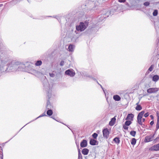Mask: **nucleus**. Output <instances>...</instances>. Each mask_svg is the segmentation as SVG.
I'll list each match as a JSON object with an SVG mask.
<instances>
[{
    "mask_svg": "<svg viewBox=\"0 0 159 159\" xmlns=\"http://www.w3.org/2000/svg\"><path fill=\"white\" fill-rule=\"evenodd\" d=\"M64 62L63 61H61L60 63V65L61 66H63L64 65Z\"/></svg>",
    "mask_w": 159,
    "mask_h": 159,
    "instance_id": "nucleus-38",
    "label": "nucleus"
},
{
    "mask_svg": "<svg viewBox=\"0 0 159 159\" xmlns=\"http://www.w3.org/2000/svg\"><path fill=\"white\" fill-rule=\"evenodd\" d=\"M145 113V111H141V112H140L139 114H138L137 117V122L138 123V124L141 125H142V123L141 120H142V118L143 116V115Z\"/></svg>",
    "mask_w": 159,
    "mask_h": 159,
    "instance_id": "nucleus-3",
    "label": "nucleus"
},
{
    "mask_svg": "<svg viewBox=\"0 0 159 159\" xmlns=\"http://www.w3.org/2000/svg\"><path fill=\"white\" fill-rule=\"evenodd\" d=\"M154 65H152L148 69V71H147V72H148V73H149V71H152L153 70V68H154Z\"/></svg>",
    "mask_w": 159,
    "mask_h": 159,
    "instance_id": "nucleus-19",
    "label": "nucleus"
},
{
    "mask_svg": "<svg viewBox=\"0 0 159 159\" xmlns=\"http://www.w3.org/2000/svg\"><path fill=\"white\" fill-rule=\"evenodd\" d=\"M118 1L120 2H125L126 0H118Z\"/></svg>",
    "mask_w": 159,
    "mask_h": 159,
    "instance_id": "nucleus-39",
    "label": "nucleus"
},
{
    "mask_svg": "<svg viewBox=\"0 0 159 159\" xmlns=\"http://www.w3.org/2000/svg\"><path fill=\"white\" fill-rule=\"evenodd\" d=\"M77 148H79V144L78 143V145H77Z\"/></svg>",
    "mask_w": 159,
    "mask_h": 159,
    "instance_id": "nucleus-47",
    "label": "nucleus"
},
{
    "mask_svg": "<svg viewBox=\"0 0 159 159\" xmlns=\"http://www.w3.org/2000/svg\"><path fill=\"white\" fill-rule=\"evenodd\" d=\"M150 4L149 2H146L144 3L143 5L145 6H148Z\"/></svg>",
    "mask_w": 159,
    "mask_h": 159,
    "instance_id": "nucleus-32",
    "label": "nucleus"
},
{
    "mask_svg": "<svg viewBox=\"0 0 159 159\" xmlns=\"http://www.w3.org/2000/svg\"><path fill=\"white\" fill-rule=\"evenodd\" d=\"M93 79L94 80H96L95 79Z\"/></svg>",
    "mask_w": 159,
    "mask_h": 159,
    "instance_id": "nucleus-52",
    "label": "nucleus"
},
{
    "mask_svg": "<svg viewBox=\"0 0 159 159\" xmlns=\"http://www.w3.org/2000/svg\"><path fill=\"white\" fill-rule=\"evenodd\" d=\"M136 139H135V138H133L132 139L131 143L132 145H134L136 144Z\"/></svg>",
    "mask_w": 159,
    "mask_h": 159,
    "instance_id": "nucleus-22",
    "label": "nucleus"
},
{
    "mask_svg": "<svg viewBox=\"0 0 159 159\" xmlns=\"http://www.w3.org/2000/svg\"><path fill=\"white\" fill-rule=\"evenodd\" d=\"M153 15L154 16H156L158 14V11L157 10H155L153 12Z\"/></svg>",
    "mask_w": 159,
    "mask_h": 159,
    "instance_id": "nucleus-28",
    "label": "nucleus"
},
{
    "mask_svg": "<svg viewBox=\"0 0 159 159\" xmlns=\"http://www.w3.org/2000/svg\"><path fill=\"white\" fill-rule=\"evenodd\" d=\"M89 22L86 21L84 22H81L78 26H76V29L77 30L82 31L85 30L88 25Z\"/></svg>",
    "mask_w": 159,
    "mask_h": 159,
    "instance_id": "nucleus-1",
    "label": "nucleus"
},
{
    "mask_svg": "<svg viewBox=\"0 0 159 159\" xmlns=\"http://www.w3.org/2000/svg\"><path fill=\"white\" fill-rule=\"evenodd\" d=\"M97 141L94 139H91L89 142V143L90 145H94L96 144V143Z\"/></svg>",
    "mask_w": 159,
    "mask_h": 159,
    "instance_id": "nucleus-16",
    "label": "nucleus"
},
{
    "mask_svg": "<svg viewBox=\"0 0 159 159\" xmlns=\"http://www.w3.org/2000/svg\"><path fill=\"white\" fill-rule=\"evenodd\" d=\"M149 115V113L148 112H147V113H145L144 114V116L145 117H146L148 116Z\"/></svg>",
    "mask_w": 159,
    "mask_h": 159,
    "instance_id": "nucleus-35",
    "label": "nucleus"
},
{
    "mask_svg": "<svg viewBox=\"0 0 159 159\" xmlns=\"http://www.w3.org/2000/svg\"><path fill=\"white\" fill-rule=\"evenodd\" d=\"M80 147L82 148H84L87 145V142L86 140L84 139L80 143Z\"/></svg>",
    "mask_w": 159,
    "mask_h": 159,
    "instance_id": "nucleus-9",
    "label": "nucleus"
},
{
    "mask_svg": "<svg viewBox=\"0 0 159 159\" xmlns=\"http://www.w3.org/2000/svg\"><path fill=\"white\" fill-rule=\"evenodd\" d=\"M142 125H143V126H142L143 127H144L145 126V125H144V124H142Z\"/></svg>",
    "mask_w": 159,
    "mask_h": 159,
    "instance_id": "nucleus-49",
    "label": "nucleus"
},
{
    "mask_svg": "<svg viewBox=\"0 0 159 159\" xmlns=\"http://www.w3.org/2000/svg\"><path fill=\"white\" fill-rule=\"evenodd\" d=\"M89 150L87 148H84L82 151V153L84 155H87L89 152Z\"/></svg>",
    "mask_w": 159,
    "mask_h": 159,
    "instance_id": "nucleus-12",
    "label": "nucleus"
},
{
    "mask_svg": "<svg viewBox=\"0 0 159 159\" xmlns=\"http://www.w3.org/2000/svg\"><path fill=\"white\" fill-rule=\"evenodd\" d=\"M109 12H107L106 14L102 15L99 18V21H101L104 18H106L108 16Z\"/></svg>",
    "mask_w": 159,
    "mask_h": 159,
    "instance_id": "nucleus-8",
    "label": "nucleus"
},
{
    "mask_svg": "<svg viewBox=\"0 0 159 159\" xmlns=\"http://www.w3.org/2000/svg\"><path fill=\"white\" fill-rule=\"evenodd\" d=\"M113 141L117 144H119L120 142L119 138L118 137L115 138L113 139Z\"/></svg>",
    "mask_w": 159,
    "mask_h": 159,
    "instance_id": "nucleus-18",
    "label": "nucleus"
},
{
    "mask_svg": "<svg viewBox=\"0 0 159 159\" xmlns=\"http://www.w3.org/2000/svg\"><path fill=\"white\" fill-rule=\"evenodd\" d=\"M157 117L158 118V116H159V112H158V111H157Z\"/></svg>",
    "mask_w": 159,
    "mask_h": 159,
    "instance_id": "nucleus-44",
    "label": "nucleus"
},
{
    "mask_svg": "<svg viewBox=\"0 0 159 159\" xmlns=\"http://www.w3.org/2000/svg\"><path fill=\"white\" fill-rule=\"evenodd\" d=\"M142 120H143V122H144V121H145V119L143 118L142 119Z\"/></svg>",
    "mask_w": 159,
    "mask_h": 159,
    "instance_id": "nucleus-46",
    "label": "nucleus"
},
{
    "mask_svg": "<svg viewBox=\"0 0 159 159\" xmlns=\"http://www.w3.org/2000/svg\"><path fill=\"white\" fill-rule=\"evenodd\" d=\"M131 123V122L130 120H127L125 122V125L127 126H129Z\"/></svg>",
    "mask_w": 159,
    "mask_h": 159,
    "instance_id": "nucleus-27",
    "label": "nucleus"
},
{
    "mask_svg": "<svg viewBox=\"0 0 159 159\" xmlns=\"http://www.w3.org/2000/svg\"><path fill=\"white\" fill-rule=\"evenodd\" d=\"M65 74L69 76L72 77L74 76L75 74V73L73 72V71L71 70H66L65 71Z\"/></svg>",
    "mask_w": 159,
    "mask_h": 159,
    "instance_id": "nucleus-7",
    "label": "nucleus"
},
{
    "mask_svg": "<svg viewBox=\"0 0 159 159\" xmlns=\"http://www.w3.org/2000/svg\"><path fill=\"white\" fill-rule=\"evenodd\" d=\"M98 135V134L96 133H94L92 134V136L94 139H96Z\"/></svg>",
    "mask_w": 159,
    "mask_h": 159,
    "instance_id": "nucleus-30",
    "label": "nucleus"
},
{
    "mask_svg": "<svg viewBox=\"0 0 159 159\" xmlns=\"http://www.w3.org/2000/svg\"><path fill=\"white\" fill-rule=\"evenodd\" d=\"M1 149H2V147L1 146H0V150H1Z\"/></svg>",
    "mask_w": 159,
    "mask_h": 159,
    "instance_id": "nucleus-51",
    "label": "nucleus"
},
{
    "mask_svg": "<svg viewBox=\"0 0 159 159\" xmlns=\"http://www.w3.org/2000/svg\"><path fill=\"white\" fill-rule=\"evenodd\" d=\"M52 117V119H54V120H55V119L54 117L52 116V117Z\"/></svg>",
    "mask_w": 159,
    "mask_h": 159,
    "instance_id": "nucleus-50",
    "label": "nucleus"
},
{
    "mask_svg": "<svg viewBox=\"0 0 159 159\" xmlns=\"http://www.w3.org/2000/svg\"><path fill=\"white\" fill-rule=\"evenodd\" d=\"M102 133L103 137L107 139L109 137V134L108 129L107 128L104 129L102 131Z\"/></svg>",
    "mask_w": 159,
    "mask_h": 159,
    "instance_id": "nucleus-6",
    "label": "nucleus"
},
{
    "mask_svg": "<svg viewBox=\"0 0 159 159\" xmlns=\"http://www.w3.org/2000/svg\"><path fill=\"white\" fill-rule=\"evenodd\" d=\"M76 145L77 146V145H78V144H77V143H76Z\"/></svg>",
    "mask_w": 159,
    "mask_h": 159,
    "instance_id": "nucleus-53",
    "label": "nucleus"
},
{
    "mask_svg": "<svg viewBox=\"0 0 159 159\" xmlns=\"http://www.w3.org/2000/svg\"><path fill=\"white\" fill-rule=\"evenodd\" d=\"M134 117V115L132 114H129L128 115L127 117L125 118V120H133Z\"/></svg>",
    "mask_w": 159,
    "mask_h": 159,
    "instance_id": "nucleus-11",
    "label": "nucleus"
},
{
    "mask_svg": "<svg viewBox=\"0 0 159 159\" xmlns=\"http://www.w3.org/2000/svg\"><path fill=\"white\" fill-rule=\"evenodd\" d=\"M156 128L157 129L159 128V116H158V118L157 120Z\"/></svg>",
    "mask_w": 159,
    "mask_h": 159,
    "instance_id": "nucleus-24",
    "label": "nucleus"
},
{
    "mask_svg": "<svg viewBox=\"0 0 159 159\" xmlns=\"http://www.w3.org/2000/svg\"><path fill=\"white\" fill-rule=\"evenodd\" d=\"M74 47V46L73 45H70L69 46L68 48L69 51L71 52H73Z\"/></svg>",
    "mask_w": 159,
    "mask_h": 159,
    "instance_id": "nucleus-17",
    "label": "nucleus"
},
{
    "mask_svg": "<svg viewBox=\"0 0 159 159\" xmlns=\"http://www.w3.org/2000/svg\"><path fill=\"white\" fill-rule=\"evenodd\" d=\"M3 157L2 149H1L0 150V157L1 159H3Z\"/></svg>",
    "mask_w": 159,
    "mask_h": 159,
    "instance_id": "nucleus-29",
    "label": "nucleus"
},
{
    "mask_svg": "<svg viewBox=\"0 0 159 159\" xmlns=\"http://www.w3.org/2000/svg\"><path fill=\"white\" fill-rule=\"evenodd\" d=\"M78 154H80H80L81 153L80 152V149H79V148H78Z\"/></svg>",
    "mask_w": 159,
    "mask_h": 159,
    "instance_id": "nucleus-41",
    "label": "nucleus"
},
{
    "mask_svg": "<svg viewBox=\"0 0 159 159\" xmlns=\"http://www.w3.org/2000/svg\"><path fill=\"white\" fill-rule=\"evenodd\" d=\"M152 137L153 136L151 135L146 136L145 138V142H148L152 141Z\"/></svg>",
    "mask_w": 159,
    "mask_h": 159,
    "instance_id": "nucleus-10",
    "label": "nucleus"
},
{
    "mask_svg": "<svg viewBox=\"0 0 159 159\" xmlns=\"http://www.w3.org/2000/svg\"><path fill=\"white\" fill-rule=\"evenodd\" d=\"M49 75L52 77H54L55 76V75L53 73H49Z\"/></svg>",
    "mask_w": 159,
    "mask_h": 159,
    "instance_id": "nucleus-37",
    "label": "nucleus"
},
{
    "mask_svg": "<svg viewBox=\"0 0 159 159\" xmlns=\"http://www.w3.org/2000/svg\"><path fill=\"white\" fill-rule=\"evenodd\" d=\"M14 66L16 67H18V71H24L25 70L26 66L24 64L21 63L19 62H16Z\"/></svg>",
    "mask_w": 159,
    "mask_h": 159,
    "instance_id": "nucleus-2",
    "label": "nucleus"
},
{
    "mask_svg": "<svg viewBox=\"0 0 159 159\" xmlns=\"http://www.w3.org/2000/svg\"><path fill=\"white\" fill-rule=\"evenodd\" d=\"M154 123V121H152L150 122V124L151 125H152Z\"/></svg>",
    "mask_w": 159,
    "mask_h": 159,
    "instance_id": "nucleus-40",
    "label": "nucleus"
},
{
    "mask_svg": "<svg viewBox=\"0 0 159 159\" xmlns=\"http://www.w3.org/2000/svg\"><path fill=\"white\" fill-rule=\"evenodd\" d=\"M159 90L158 88H150L147 90V92L149 93H156Z\"/></svg>",
    "mask_w": 159,
    "mask_h": 159,
    "instance_id": "nucleus-5",
    "label": "nucleus"
},
{
    "mask_svg": "<svg viewBox=\"0 0 159 159\" xmlns=\"http://www.w3.org/2000/svg\"><path fill=\"white\" fill-rule=\"evenodd\" d=\"M148 151H159V143L150 147L148 148Z\"/></svg>",
    "mask_w": 159,
    "mask_h": 159,
    "instance_id": "nucleus-4",
    "label": "nucleus"
},
{
    "mask_svg": "<svg viewBox=\"0 0 159 159\" xmlns=\"http://www.w3.org/2000/svg\"><path fill=\"white\" fill-rule=\"evenodd\" d=\"M159 79V76L157 75H154L152 78V80L154 82L157 81Z\"/></svg>",
    "mask_w": 159,
    "mask_h": 159,
    "instance_id": "nucleus-14",
    "label": "nucleus"
},
{
    "mask_svg": "<svg viewBox=\"0 0 159 159\" xmlns=\"http://www.w3.org/2000/svg\"><path fill=\"white\" fill-rule=\"evenodd\" d=\"M53 113V112L52 110L49 109L47 112V114L49 116H51Z\"/></svg>",
    "mask_w": 159,
    "mask_h": 159,
    "instance_id": "nucleus-20",
    "label": "nucleus"
},
{
    "mask_svg": "<svg viewBox=\"0 0 159 159\" xmlns=\"http://www.w3.org/2000/svg\"><path fill=\"white\" fill-rule=\"evenodd\" d=\"M47 94L48 97V98H49L51 96V90L50 89H49L48 91L47 92Z\"/></svg>",
    "mask_w": 159,
    "mask_h": 159,
    "instance_id": "nucleus-25",
    "label": "nucleus"
},
{
    "mask_svg": "<svg viewBox=\"0 0 159 159\" xmlns=\"http://www.w3.org/2000/svg\"><path fill=\"white\" fill-rule=\"evenodd\" d=\"M45 116H46V114H45V113H43L41 115H40L36 119H37L39 117H40Z\"/></svg>",
    "mask_w": 159,
    "mask_h": 159,
    "instance_id": "nucleus-36",
    "label": "nucleus"
},
{
    "mask_svg": "<svg viewBox=\"0 0 159 159\" xmlns=\"http://www.w3.org/2000/svg\"><path fill=\"white\" fill-rule=\"evenodd\" d=\"M139 101L137 103H136V105L137 106V105H140L139 104Z\"/></svg>",
    "mask_w": 159,
    "mask_h": 159,
    "instance_id": "nucleus-45",
    "label": "nucleus"
},
{
    "mask_svg": "<svg viewBox=\"0 0 159 159\" xmlns=\"http://www.w3.org/2000/svg\"><path fill=\"white\" fill-rule=\"evenodd\" d=\"M126 5H127L128 7H130L128 3L126 4Z\"/></svg>",
    "mask_w": 159,
    "mask_h": 159,
    "instance_id": "nucleus-48",
    "label": "nucleus"
},
{
    "mask_svg": "<svg viewBox=\"0 0 159 159\" xmlns=\"http://www.w3.org/2000/svg\"><path fill=\"white\" fill-rule=\"evenodd\" d=\"M150 117L152 119H153V116L152 115H150Z\"/></svg>",
    "mask_w": 159,
    "mask_h": 159,
    "instance_id": "nucleus-43",
    "label": "nucleus"
},
{
    "mask_svg": "<svg viewBox=\"0 0 159 159\" xmlns=\"http://www.w3.org/2000/svg\"><path fill=\"white\" fill-rule=\"evenodd\" d=\"M130 134L133 137H134L136 134V132L134 131H131L130 133Z\"/></svg>",
    "mask_w": 159,
    "mask_h": 159,
    "instance_id": "nucleus-26",
    "label": "nucleus"
},
{
    "mask_svg": "<svg viewBox=\"0 0 159 159\" xmlns=\"http://www.w3.org/2000/svg\"><path fill=\"white\" fill-rule=\"evenodd\" d=\"M113 99L116 101H119L121 99L120 97L117 95H116L113 97Z\"/></svg>",
    "mask_w": 159,
    "mask_h": 159,
    "instance_id": "nucleus-15",
    "label": "nucleus"
},
{
    "mask_svg": "<svg viewBox=\"0 0 159 159\" xmlns=\"http://www.w3.org/2000/svg\"><path fill=\"white\" fill-rule=\"evenodd\" d=\"M116 120V119L115 117L112 118L111 119V120L109 122V125L111 126L115 124Z\"/></svg>",
    "mask_w": 159,
    "mask_h": 159,
    "instance_id": "nucleus-13",
    "label": "nucleus"
},
{
    "mask_svg": "<svg viewBox=\"0 0 159 159\" xmlns=\"http://www.w3.org/2000/svg\"><path fill=\"white\" fill-rule=\"evenodd\" d=\"M96 81L97 83H98V84H99L101 88L102 89H103V88H102V86L98 83L97 81Z\"/></svg>",
    "mask_w": 159,
    "mask_h": 159,
    "instance_id": "nucleus-42",
    "label": "nucleus"
},
{
    "mask_svg": "<svg viewBox=\"0 0 159 159\" xmlns=\"http://www.w3.org/2000/svg\"><path fill=\"white\" fill-rule=\"evenodd\" d=\"M49 102V101H48L47 102V108L48 109H49L51 108V107H50L51 105L50 104H48V102Z\"/></svg>",
    "mask_w": 159,
    "mask_h": 159,
    "instance_id": "nucleus-31",
    "label": "nucleus"
},
{
    "mask_svg": "<svg viewBox=\"0 0 159 159\" xmlns=\"http://www.w3.org/2000/svg\"><path fill=\"white\" fill-rule=\"evenodd\" d=\"M123 128L124 129H126V130H127L128 129V127L127 126V125H123Z\"/></svg>",
    "mask_w": 159,
    "mask_h": 159,
    "instance_id": "nucleus-34",
    "label": "nucleus"
},
{
    "mask_svg": "<svg viewBox=\"0 0 159 159\" xmlns=\"http://www.w3.org/2000/svg\"><path fill=\"white\" fill-rule=\"evenodd\" d=\"M78 159H82V157L81 153L78 154Z\"/></svg>",
    "mask_w": 159,
    "mask_h": 159,
    "instance_id": "nucleus-33",
    "label": "nucleus"
},
{
    "mask_svg": "<svg viewBox=\"0 0 159 159\" xmlns=\"http://www.w3.org/2000/svg\"><path fill=\"white\" fill-rule=\"evenodd\" d=\"M142 109V107L140 105H137L135 107V109L137 111H140Z\"/></svg>",
    "mask_w": 159,
    "mask_h": 159,
    "instance_id": "nucleus-23",
    "label": "nucleus"
},
{
    "mask_svg": "<svg viewBox=\"0 0 159 159\" xmlns=\"http://www.w3.org/2000/svg\"><path fill=\"white\" fill-rule=\"evenodd\" d=\"M42 64V62L41 61L39 60L37 61L35 64V65L36 66H40Z\"/></svg>",
    "mask_w": 159,
    "mask_h": 159,
    "instance_id": "nucleus-21",
    "label": "nucleus"
}]
</instances>
